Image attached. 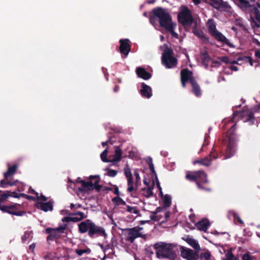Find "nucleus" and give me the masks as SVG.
<instances>
[{"instance_id": "nucleus-9", "label": "nucleus", "mask_w": 260, "mask_h": 260, "mask_svg": "<svg viewBox=\"0 0 260 260\" xmlns=\"http://www.w3.org/2000/svg\"><path fill=\"white\" fill-rule=\"evenodd\" d=\"M178 22L184 27L190 26L193 21L191 11L185 6H182L177 16Z\"/></svg>"}, {"instance_id": "nucleus-44", "label": "nucleus", "mask_w": 260, "mask_h": 260, "mask_svg": "<svg viewBox=\"0 0 260 260\" xmlns=\"http://www.w3.org/2000/svg\"><path fill=\"white\" fill-rule=\"evenodd\" d=\"M238 60L248 61L251 66H253V60L251 57L248 56H242L238 57Z\"/></svg>"}, {"instance_id": "nucleus-10", "label": "nucleus", "mask_w": 260, "mask_h": 260, "mask_svg": "<svg viewBox=\"0 0 260 260\" xmlns=\"http://www.w3.org/2000/svg\"><path fill=\"white\" fill-rule=\"evenodd\" d=\"M173 50L168 47L162 53L161 62L167 69L173 68L177 66V59L173 56Z\"/></svg>"}, {"instance_id": "nucleus-54", "label": "nucleus", "mask_w": 260, "mask_h": 260, "mask_svg": "<svg viewBox=\"0 0 260 260\" xmlns=\"http://www.w3.org/2000/svg\"><path fill=\"white\" fill-rule=\"evenodd\" d=\"M113 187H114V190L113 191L114 193L116 194L117 196H119V189H118V187L117 185H113Z\"/></svg>"}, {"instance_id": "nucleus-50", "label": "nucleus", "mask_w": 260, "mask_h": 260, "mask_svg": "<svg viewBox=\"0 0 260 260\" xmlns=\"http://www.w3.org/2000/svg\"><path fill=\"white\" fill-rule=\"evenodd\" d=\"M73 215H79V217H82V219L86 218V216L85 215L84 213L82 212L78 211L73 214Z\"/></svg>"}, {"instance_id": "nucleus-22", "label": "nucleus", "mask_w": 260, "mask_h": 260, "mask_svg": "<svg viewBox=\"0 0 260 260\" xmlns=\"http://www.w3.org/2000/svg\"><path fill=\"white\" fill-rule=\"evenodd\" d=\"M210 5L216 9L223 8L227 9L230 8L227 2H223L222 0H210Z\"/></svg>"}, {"instance_id": "nucleus-57", "label": "nucleus", "mask_w": 260, "mask_h": 260, "mask_svg": "<svg viewBox=\"0 0 260 260\" xmlns=\"http://www.w3.org/2000/svg\"><path fill=\"white\" fill-rule=\"evenodd\" d=\"M229 68L232 70V71H238V68L237 66H235L234 65H231L230 67H229Z\"/></svg>"}, {"instance_id": "nucleus-26", "label": "nucleus", "mask_w": 260, "mask_h": 260, "mask_svg": "<svg viewBox=\"0 0 260 260\" xmlns=\"http://www.w3.org/2000/svg\"><path fill=\"white\" fill-rule=\"evenodd\" d=\"M190 84L192 87V93L197 97L201 96L202 95L201 89L196 80H192Z\"/></svg>"}, {"instance_id": "nucleus-24", "label": "nucleus", "mask_w": 260, "mask_h": 260, "mask_svg": "<svg viewBox=\"0 0 260 260\" xmlns=\"http://www.w3.org/2000/svg\"><path fill=\"white\" fill-rule=\"evenodd\" d=\"M196 225L199 230L206 232L210 225V222L208 219L205 218L198 221Z\"/></svg>"}, {"instance_id": "nucleus-45", "label": "nucleus", "mask_w": 260, "mask_h": 260, "mask_svg": "<svg viewBox=\"0 0 260 260\" xmlns=\"http://www.w3.org/2000/svg\"><path fill=\"white\" fill-rule=\"evenodd\" d=\"M117 174V171L112 169H107V175L111 177H115Z\"/></svg>"}, {"instance_id": "nucleus-47", "label": "nucleus", "mask_w": 260, "mask_h": 260, "mask_svg": "<svg viewBox=\"0 0 260 260\" xmlns=\"http://www.w3.org/2000/svg\"><path fill=\"white\" fill-rule=\"evenodd\" d=\"M31 232H25L24 235L21 238L22 242H25L31 236Z\"/></svg>"}, {"instance_id": "nucleus-16", "label": "nucleus", "mask_w": 260, "mask_h": 260, "mask_svg": "<svg viewBox=\"0 0 260 260\" xmlns=\"http://www.w3.org/2000/svg\"><path fill=\"white\" fill-rule=\"evenodd\" d=\"M254 0H237V5L242 11L245 12H249V10L255 6L252 3H254Z\"/></svg>"}, {"instance_id": "nucleus-55", "label": "nucleus", "mask_w": 260, "mask_h": 260, "mask_svg": "<svg viewBox=\"0 0 260 260\" xmlns=\"http://www.w3.org/2000/svg\"><path fill=\"white\" fill-rule=\"evenodd\" d=\"M81 206H82L80 204H76V205H75L73 203H71L70 204V208H71V209H74L75 207L76 208H81Z\"/></svg>"}, {"instance_id": "nucleus-34", "label": "nucleus", "mask_w": 260, "mask_h": 260, "mask_svg": "<svg viewBox=\"0 0 260 260\" xmlns=\"http://www.w3.org/2000/svg\"><path fill=\"white\" fill-rule=\"evenodd\" d=\"M162 202L165 208H168L171 206L172 203V199L170 195L165 194L162 198Z\"/></svg>"}, {"instance_id": "nucleus-3", "label": "nucleus", "mask_w": 260, "mask_h": 260, "mask_svg": "<svg viewBox=\"0 0 260 260\" xmlns=\"http://www.w3.org/2000/svg\"><path fill=\"white\" fill-rule=\"evenodd\" d=\"M185 178L187 180L196 182V184L200 189L210 191L209 188L204 187L202 184L208 183L207 175L203 171H188L187 172Z\"/></svg>"}, {"instance_id": "nucleus-63", "label": "nucleus", "mask_w": 260, "mask_h": 260, "mask_svg": "<svg viewBox=\"0 0 260 260\" xmlns=\"http://www.w3.org/2000/svg\"><path fill=\"white\" fill-rule=\"evenodd\" d=\"M253 42L254 43H255L258 46H260V42L258 41L257 39H255V38H254L253 39Z\"/></svg>"}, {"instance_id": "nucleus-17", "label": "nucleus", "mask_w": 260, "mask_h": 260, "mask_svg": "<svg viewBox=\"0 0 260 260\" xmlns=\"http://www.w3.org/2000/svg\"><path fill=\"white\" fill-rule=\"evenodd\" d=\"M142 230L141 227H134L128 230L127 240L133 243L135 239L138 237H142V235L140 233V231Z\"/></svg>"}, {"instance_id": "nucleus-5", "label": "nucleus", "mask_w": 260, "mask_h": 260, "mask_svg": "<svg viewBox=\"0 0 260 260\" xmlns=\"http://www.w3.org/2000/svg\"><path fill=\"white\" fill-rule=\"evenodd\" d=\"M152 13L158 19L160 26L165 29L173 25L171 16L165 9L157 7L152 10Z\"/></svg>"}, {"instance_id": "nucleus-25", "label": "nucleus", "mask_w": 260, "mask_h": 260, "mask_svg": "<svg viewBox=\"0 0 260 260\" xmlns=\"http://www.w3.org/2000/svg\"><path fill=\"white\" fill-rule=\"evenodd\" d=\"M141 86L142 89L140 90L141 95L146 98H150L152 96L151 87L144 83H142Z\"/></svg>"}, {"instance_id": "nucleus-21", "label": "nucleus", "mask_w": 260, "mask_h": 260, "mask_svg": "<svg viewBox=\"0 0 260 260\" xmlns=\"http://www.w3.org/2000/svg\"><path fill=\"white\" fill-rule=\"evenodd\" d=\"M14 197L15 198H20V196L15 191H7L0 196V206H3L2 204L7 201L9 197Z\"/></svg>"}, {"instance_id": "nucleus-7", "label": "nucleus", "mask_w": 260, "mask_h": 260, "mask_svg": "<svg viewBox=\"0 0 260 260\" xmlns=\"http://www.w3.org/2000/svg\"><path fill=\"white\" fill-rule=\"evenodd\" d=\"M89 181L81 182V187H79L78 190L80 192L89 191L95 189L98 192L101 190L102 186L99 184L100 177L99 175H91L89 177Z\"/></svg>"}, {"instance_id": "nucleus-12", "label": "nucleus", "mask_w": 260, "mask_h": 260, "mask_svg": "<svg viewBox=\"0 0 260 260\" xmlns=\"http://www.w3.org/2000/svg\"><path fill=\"white\" fill-rule=\"evenodd\" d=\"M0 209L4 212L19 216L26 214V212L23 210L22 205L17 203L1 206Z\"/></svg>"}, {"instance_id": "nucleus-38", "label": "nucleus", "mask_w": 260, "mask_h": 260, "mask_svg": "<svg viewBox=\"0 0 260 260\" xmlns=\"http://www.w3.org/2000/svg\"><path fill=\"white\" fill-rule=\"evenodd\" d=\"M146 162L149 166V168L150 171L151 172V173L152 174H155V175L156 176V172L154 170V165L153 164L152 158L148 157L146 160Z\"/></svg>"}, {"instance_id": "nucleus-32", "label": "nucleus", "mask_w": 260, "mask_h": 260, "mask_svg": "<svg viewBox=\"0 0 260 260\" xmlns=\"http://www.w3.org/2000/svg\"><path fill=\"white\" fill-rule=\"evenodd\" d=\"M201 59L202 63L205 66L206 69L208 68L209 62L210 60V57L209 54L207 52H204L201 54Z\"/></svg>"}, {"instance_id": "nucleus-4", "label": "nucleus", "mask_w": 260, "mask_h": 260, "mask_svg": "<svg viewBox=\"0 0 260 260\" xmlns=\"http://www.w3.org/2000/svg\"><path fill=\"white\" fill-rule=\"evenodd\" d=\"M236 129V124H234L226 132V137L228 139V143L225 150L224 159H227L233 156L236 152V142L237 138L235 131Z\"/></svg>"}, {"instance_id": "nucleus-46", "label": "nucleus", "mask_w": 260, "mask_h": 260, "mask_svg": "<svg viewBox=\"0 0 260 260\" xmlns=\"http://www.w3.org/2000/svg\"><path fill=\"white\" fill-rule=\"evenodd\" d=\"M90 250L88 248L86 249H76V253L79 255L81 256L83 254L89 252Z\"/></svg>"}, {"instance_id": "nucleus-15", "label": "nucleus", "mask_w": 260, "mask_h": 260, "mask_svg": "<svg viewBox=\"0 0 260 260\" xmlns=\"http://www.w3.org/2000/svg\"><path fill=\"white\" fill-rule=\"evenodd\" d=\"M218 157L217 153L214 150H212L210 153L204 158L194 160L193 164H200L201 165L209 167L211 165L212 160L216 159Z\"/></svg>"}, {"instance_id": "nucleus-40", "label": "nucleus", "mask_w": 260, "mask_h": 260, "mask_svg": "<svg viewBox=\"0 0 260 260\" xmlns=\"http://www.w3.org/2000/svg\"><path fill=\"white\" fill-rule=\"evenodd\" d=\"M5 178L1 181L0 184L1 186L3 188L7 187L8 186H13L15 184V182H11L9 181H7Z\"/></svg>"}, {"instance_id": "nucleus-61", "label": "nucleus", "mask_w": 260, "mask_h": 260, "mask_svg": "<svg viewBox=\"0 0 260 260\" xmlns=\"http://www.w3.org/2000/svg\"><path fill=\"white\" fill-rule=\"evenodd\" d=\"M103 190H105L107 191H112V188L109 187L104 186L103 187Z\"/></svg>"}, {"instance_id": "nucleus-48", "label": "nucleus", "mask_w": 260, "mask_h": 260, "mask_svg": "<svg viewBox=\"0 0 260 260\" xmlns=\"http://www.w3.org/2000/svg\"><path fill=\"white\" fill-rule=\"evenodd\" d=\"M18 195L20 196V198L21 197H24L25 198H26L28 200H29L35 201V200H36V199H37V198H36L35 197H34L33 196H28V195H27V194H25L22 193H18Z\"/></svg>"}, {"instance_id": "nucleus-27", "label": "nucleus", "mask_w": 260, "mask_h": 260, "mask_svg": "<svg viewBox=\"0 0 260 260\" xmlns=\"http://www.w3.org/2000/svg\"><path fill=\"white\" fill-rule=\"evenodd\" d=\"M111 158V162H118L121 159L122 150L119 146L116 147L115 153Z\"/></svg>"}, {"instance_id": "nucleus-41", "label": "nucleus", "mask_w": 260, "mask_h": 260, "mask_svg": "<svg viewBox=\"0 0 260 260\" xmlns=\"http://www.w3.org/2000/svg\"><path fill=\"white\" fill-rule=\"evenodd\" d=\"M175 26H176V24L175 23L166 30H167L168 31H169V32H170L173 37H174L176 38H178V35L174 31V28H175Z\"/></svg>"}, {"instance_id": "nucleus-64", "label": "nucleus", "mask_w": 260, "mask_h": 260, "mask_svg": "<svg viewBox=\"0 0 260 260\" xmlns=\"http://www.w3.org/2000/svg\"><path fill=\"white\" fill-rule=\"evenodd\" d=\"M143 182H144V184H145L147 187H148L149 186V183L147 182V179L146 178H144L143 179Z\"/></svg>"}, {"instance_id": "nucleus-20", "label": "nucleus", "mask_w": 260, "mask_h": 260, "mask_svg": "<svg viewBox=\"0 0 260 260\" xmlns=\"http://www.w3.org/2000/svg\"><path fill=\"white\" fill-rule=\"evenodd\" d=\"M35 206L37 208L45 212H47L48 211H51L53 209V202L51 201L46 203L41 202H36Z\"/></svg>"}, {"instance_id": "nucleus-31", "label": "nucleus", "mask_w": 260, "mask_h": 260, "mask_svg": "<svg viewBox=\"0 0 260 260\" xmlns=\"http://www.w3.org/2000/svg\"><path fill=\"white\" fill-rule=\"evenodd\" d=\"M154 183H153L152 186H149L148 187H144L142 189V194L143 195L148 198L152 196L153 192L152 189H153Z\"/></svg>"}, {"instance_id": "nucleus-19", "label": "nucleus", "mask_w": 260, "mask_h": 260, "mask_svg": "<svg viewBox=\"0 0 260 260\" xmlns=\"http://www.w3.org/2000/svg\"><path fill=\"white\" fill-rule=\"evenodd\" d=\"M119 43L120 52L125 56H127L130 52L131 49V46L129 44V40L128 39H120L119 40Z\"/></svg>"}, {"instance_id": "nucleus-36", "label": "nucleus", "mask_w": 260, "mask_h": 260, "mask_svg": "<svg viewBox=\"0 0 260 260\" xmlns=\"http://www.w3.org/2000/svg\"><path fill=\"white\" fill-rule=\"evenodd\" d=\"M112 201L115 204L116 206L120 205H126V202L119 196H116L112 199Z\"/></svg>"}, {"instance_id": "nucleus-13", "label": "nucleus", "mask_w": 260, "mask_h": 260, "mask_svg": "<svg viewBox=\"0 0 260 260\" xmlns=\"http://www.w3.org/2000/svg\"><path fill=\"white\" fill-rule=\"evenodd\" d=\"M67 225L60 226L57 228L53 229L51 228H48L46 229L45 232L49 235L47 237V240L54 241L59 239L60 237V233H63L65 229H66Z\"/></svg>"}, {"instance_id": "nucleus-52", "label": "nucleus", "mask_w": 260, "mask_h": 260, "mask_svg": "<svg viewBox=\"0 0 260 260\" xmlns=\"http://www.w3.org/2000/svg\"><path fill=\"white\" fill-rule=\"evenodd\" d=\"M233 214L234 218H236L237 219V221H238L239 223H240L241 224L243 223V222L242 220V219H241V218L239 216H238V215L236 213L233 212Z\"/></svg>"}, {"instance_id": "nucleus-33", "label": "nucleus", "mask_w": 260, "mask_h": 260, "mask_svg": "<svg viewBox=\"0 0 260 260\" xmlns=\"http://www.w3.org/2000/svg\"><path fill=\"white\" fill-rule=\"evenodd\" d=\"M220 61L225 63H231L232 65H234L235 64H241V63H239L238 61L240 60H238V58L237 60H234L233 61H231L227 56H222L218 58Z\"/></svg>"}, {"instance_id": "nucleus-56", "label": "nucleus", "mask_w": 260, "mask_h": 260, "mask_svg": "<svg viewBox=\"0 0 260 260\" xmlns=\"http://www.w3.org/2000/svg\"><path fill=\"white\" fill-rule=\"evenodd\" d=\"M150 220H153V221H158L159 218H157V217L155 215H151L150 217Z\"/></svg>"}, {"instance_id": "nucleus-11", "label": "nucleus", "mask_w": 260, "mask_h": 260, "mask_svg": "<svg viewBox=\"0 0 260 260\" xmlns=\"http://www.w3.org/2000/svg\"><path fill=\"white\" fill-rule=\"evenodd\" d=\"M233 116L234 119L237 118V120H242L244 122H249L250 125L254 124V112L251 110L236 111L233 113Z\"/></svg>"}, {"instance_id": "nucleus-62", "label": "nucleus", "mask_w": 260, "mask_h": 260, "mask_svg": "<svg viewBox=\"0 0 260 260\" xmlns=\"http://www.w3.org/2000/svg\"><path fill=\"white\" fill-rule=\"evenodd\" d=\"M156 178H157L156 176ZM156 179H157V181H156L157 187L158 188L159 190H162V188H161V187L160 186L159 182L157 180V178H156Z\"/></svg>"}, {"instance_id": "nucleus-53", "label": "nucleus", "mask_w": 260, "mask_h": 260, "mask_svg": "<svg viewBox=\"0 0 260 260\" xmlns=\"http://www.w3.org/2000/svg\"><path fill=\"white\" fill-rule=\"evenodd\" d=\"M242 260H252V257L247 253L244 254Z\"/></svg>"}, {"instance_id": "nucleus-8", "label": "nucleus", "mask_w": 260, "mask_h": 260, "mask_svg": "<svg viewBox=\"0 0 260 260\" xmlns=\"http://www.w3.org/2000/svg\"><path fill=\"white\" fill-rule=\"evenodd\" d=\"M207 25L209 32L215 39L230 47L233 46L229 40L221 32L217 30L215 22L213 19H209L207 22Z\"/></svg>"}, {"instance_id": "nucleus-60", "label": "nucleus", "mask_w": 260, "mask_h": 260, "mask_svg": "<svg viewBox=\"0 0 260 260\" xmlns=\"http://www.w3.org/2000/svg\"><path fill=\"white\" fill-rule=\"evenodd\" d=\"M255 56L260 59V49H257L255 51Z\"/></svg>"}, {"instance_id": "nucleus-51", "label": "nucleus", "mask_w": 260, "mask_h": 260, "mask_svg": "<svg viewBox=\"0 0 260 260\" xmlns=\"http://www.w3.org/2000/svg\"><path fill=\"white\" fill-rule=\"evenodd\" d=\"M82 220V217H70V221L76 222Z\"/></svg>"}, {"instance_id": "nucleus-39", "label": "nucleus", "mask_w": 260, "mask_h": 260, "mask_svg": "<svg viewBox=\"0 0 260 260\" xmlns=\"http://www.w3.org/2000/svg\"><path fill=\"white\" fill-rule=\"evenodd\" d=\"M108 148H106L101 154V158L102 160L105 162H111V158L108 159L107 157L108 154Z\"/></svg>"}, {"instance_id": "nucleus-14", "label": "nucleus", "mask_w": 260, "mask_h": 260, "mask_svg": "<svg viewBox=\"0 0 260 260\" xmlns=\"http://www.w3.org/2000/svg\"><path fill=\"white\" fill-rule=\"evenodd\" d=\"M181 82L182 86L185 88L186 85V83L189 82L190 83L192 80H194L196 79L193 77V72L190 71L188 68H185L181 70L180 72Z\"/></svg>"}, {"instance_id": "nucleus-1", "label": "nucleus", "mask_w": 260, "mask_h": 260, "mask_svg": "<svg viewBox=\"0 0 260 260\" xmlns=\"http://www.w3.org/2000/svg\"><path fill=\"white\" fill-rule=\"evenodd\" d=\"M78 232L80 234L88 232L89 237L93 238L95 237L104 236L106 237L107 234L105 229L95 224L90 219H86L78 224Z\"/></svg>"}, {"instance_id": "nucleus-30", "label": "nucleus", "mask_w": 260, "mask_h": 260, "mask_svg": "<svg viewBox=\"0 0 260 260\" xmlns=\"http://www.w3.org/2000/svg\"><path fill=\"white\" fill-rule=\"evenodd\" d=\"M17 167L18 166L16 164L9 167L7 171L4 173L5 178L7 179L9 177L13 175L16 173Z\"/></svg>"}, {"instance_id": "nucleus-37", "label": "nucleus", "mask_w": 260, "mask_h": 260, "mask_svg": "<svg viewBox=\"0 0 260 260\" xmlns=\"http://www.w3.org/2000/svg\"><path fill=\"white\" fill-rule=\"evenodd\" d=\"M248 13H251L254 14L256 20L260 23V12L258 9L257 7L254 6L253 8L251 9V10H249V12Z\"/></svg>"}, {"instance_id": "nucleus-23", "label": "nucleus", "mask_w": 260, "mask_h": 260, "mask_svg": "<svg viewBox=\"0 0 260 260\" xmlns=\"http://www.w3.org/2000/svg\"><path fill=\"white\" fill-rule=\"evenodd\" d=\"M136 73L138 76L144 80H148L151 77L150 73L146 71V70L141 67H138L136 69Z\"/></svg>"}, {"instance_id": "nucleus-42", "label": "nucleus", "mask_w": 260, "mask_h": 260, "mask_svg": "<svg viewBox=\"0 0 260 260\" xmlns=\"http://www.w3.org/2000/svg\"><path fill=\"white\" fill-rule=\"evenodd\" d=\"M201 259H205L206 260H211V254L210 251H207L204 253H201L200 255Z\"/></svg>"}, {"instance_id": "nucleus-29", "label": "nucleus", "mask_w": 260, "mask_h": 260, "mask_svg": "<svg viewBox=\"0 0 260 260\" xmlns=\"http://www.w3.org/2000/svg\"><path fill=\"white\" fill-rule=\"evenodd\" d=\"M193 32L199 38L202 39L206 42H209V38L206 37L204 32L201 29H197L196 27H193Z\"/></svg>"}, {"instance_id": "nucleus-43", "label": "nucleus", "mask_w": 260, "mask_h": 260, "mask_svg": "<svg viewBox=\"0 0 260 260\" xmlns=\"http://www.w3.org/2000/svg\"><path fill=\"white\" fill-rule=\"evenodd\" d=\"M127 211L135 214H138L139 213V210L136 207H131L129 205H126Z\"/></svg>"}, {"instance_id": "nucleus-28", "label": "nucleus", "mask_w": 260, "mask_h": 260, "mask_svg": "<svg viewBox=\"0 0 260 260\" xmlns=\"http://www.w3.org/2000/svg\"><path fill=\"white\" fill-rule=\"evenodd\" d=\"M182 239L186 241L189 245H190L195 250H199L200 249V245L199 244L198 242L192 238H191L189 236H188L186 238H182Z\"/></svg>"}, {"instance_id": "nucleus-18", "label": "nucleus", "mask_w": 260, "mask_h": 260, "mask_svg": "<svg viewBox=\"0 0 260 260\" xmlns=\"http://www.w3.org/2000/svg\"><path fill=\"white\" fill-rule=\"evenodd\" d=\"M181 255L187 260H198L199 256L198 253L189 248H182L181 251Z\"/></svg>"}, {"instance_id": "nucleus-35", "label": "nucleus", "mask_w": 260, "mask_h": 260, "mask_svg": "<svg viewBox=\"0 0 260 260\" xmlns=\"http://www.w3.org/2000/svg\"><path fill=\"white\" fill-rule=\"evenodd\" d=\"M222 260H237L236 257L232 253V249H230L225 254V257Z\"/></svg>"}, {"instance_id": "nucleus-2", "label": "nucleus", "mask_w": 260, "mask_h": 260, "mask_svg": "<svg viewBox=\"0 0 260 260\" xmlns=\"http://www.w3.org/2000/svg\"><path fill=\"white\" fill-rule=\"evenodd\" d=\"M154 247L156 250V254L158 258H167L171 260H179L175 251L174 250L175 247L174 244L159 242L155 244Z\"/></svg>"}, {"instance_id": "nucleus-59", "label": "nucleus", "mask_w": 260, "mask_h": 260, "mask_svg": "<svg viewBox=\"0 0 260 260\" xmlns=\"http://www.w3.org/2000/svg\"><path fill=\"white\" fill-rule=\"evenodd\" d=\"M156 18H157V17H155L154 16V15H153V16H150V22L151 23H154L156 20Z\"/></svg>"}, {"instance_id": "nucleus-49", "label": "nucleus", "mask_w": 260, "mask_h": 260, "mask_svg": "<svg viewBox=\"0 0 260 260\" xmlns=\"http://www.w3.org/2000/svg\"><path fill=\"white\" fill-rule=\"evenodd\" d=\"M36 195L37 196V200H42L43 201H46L47 200V198L42 194L40 196H39V193L38 192H36Z\"/></svg>"}, {"instance_id": "nucleus-58", "label": "nucleus", "mask_w": 260, "mask_h": 260, "mask_svg": "<svg viewBox=\"0 0 260 260\" xmlns=\"http://www.w3.org/2000/svg\"><path fill=\"white\" fill-rule=\"evenodd\" d=\"M62 221L69 222H70V217L66 216L62 218Z\"/></svg>"}, {"instance_id": "nucleus-6", "label": "nucleus", "mask_w": 260, "mask_h": 260, "mask_svg": "<svg viewBox=\"0 0 260 260\" xmlns=\"http://www.w3.org/2000/svg\"><path fill=\"white\" fill-rule=\"evenodd\" d=\"M123 171L124 175L127 181V192H132L134 190H137L138 186L141 184V178L139 173H138V170H135L134 172V174L136 178L135 186L131 170L128 165H126L125 166Z\"/></svg>"}]
</instances>
